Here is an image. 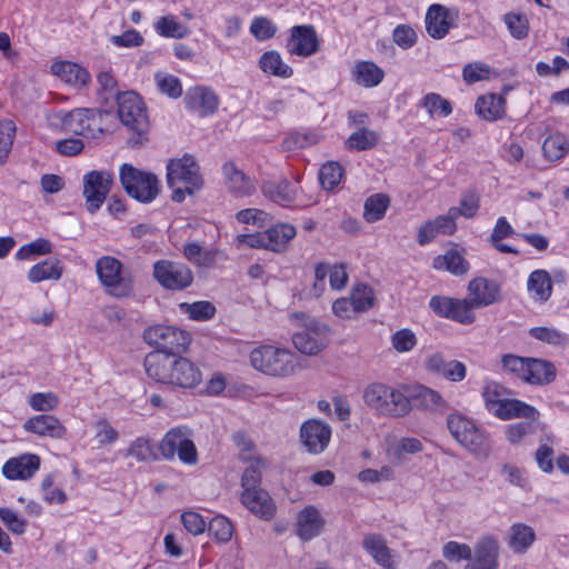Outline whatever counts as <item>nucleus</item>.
<instances>
[{
  "instance_id": "nucleus-1",
  "label": "nucleus",
  "mask_w": 569,
  "mask_h": 569,
  "mask_svg": "<svg viewBox=\"0 0 569 569\" xmlns=\"http://www.w3.org/2000/svg\"><path fill=\"white\" fill-rule=\"evenodd\" d=\"M144 368L151 379L183 389L194 388L202 381L197 365L178 355L149 352L144 358Z\"/></svg>"
},
{
  "instance_id": "nucleus-2",
  "label": "nucleus",
  "mask_w": 569,
  "mask_h": 569,
  "mask_svg": "<svg viewBox=\"0 0 569 569\" xmlns=\"http://www.w3.org/2000/svg\"><path fill=\"white\" fill-rule=\"evenodd\" d=\"M363 401L367 406L383 416L403 418L412 409L410 397L401 389L382 382H373L363 390Z\"/></svg>"
},
{
  "instance_id": "nucleus-3",
  "label": "nucleus",
  "mask_w": 569,
  "mask_h": 569,
  "mask_svg": "<svg viewBox=\"0 0 569 569\" xmlns=\"http://www.w3.org/2000/svg\"><path fill=\"white\" fill-rule=\"evenodd\" d=\"M167 182L172 189V200L182 202L186 194H192L202 187L199 167L190 154L172 159L167 164Z\"/></svg>"
},
{
  "instance_id": "nucleus-4",
  "label": "nucleus",
  "mask_w": 569,
  "mask_h": 569,
  "mask_svg": "<svg viewBox=\"0 0 569 569\" xmlns=\"http://www.w3.org/2000/svg\"><path fill=\"white\" fill-rule=\"evenodd\" d=\"M252 368L270 377H288L296 370V357L291 351L272 345L253 348L249 355Z\"/></svg>"
},
{
  "instance_id": "nucleus-5",
  "label": "nucleus",
  "mask_w": 569,
  "mask_h": 569,
  "mask_svg": "<svg viewBox=\"0 0 569 569\" xmlns=\"http://www.w3.org/2000/svg\"><path fill=\"white\" fill-rule=\"evenodd\" d=\"M291 320L301 330L292 336L295 347L302 353L315 356L329 343V328L307 313L299 312L291 316Z\"/></svg>"
},
{
  "instance_id": "nucleus-6",
  "label": "nucleus",
  "mask_w": 569,
  "mask_h": 569,
  "mask_svg": "<svg viewBox=\"0 0 569 569\" xmlns=\"http://www.w3.org/2000/svg\"><path fill=\"white\" fill-rule=\"evenodd\" d=\"M447 427L456 441L471 455L478 458H487L490 455V440L473 421L460 415H449Z\"/></svg>"
},
{
  "instance_id": "nucleus-7",
  "label": "nucleus",
  "mask_w": 569,
  "mask_h": 569,
  "mask_svg": "<svg viewBox=\"0 0 569 569\" xmlns=\"http://www.w3.org/2000/svg\"><path fill=\"white\" fill-rule=\"evenodd\" d=\"M96 272L107 295L114 298L130 297L133 291L132 277L123 271L122 263L114 257L103 256L96 262Z\"/></svg>"
},
{
  "instance_id": "nucleus-8",
  "label": "nucleus",
  "mask_w": 569,
  "mask_h": 569,
  "mask_svg": "<svg viewBox=\"0 0 569 569\" xmlns=\"http://www.w3.org/2000/svg\"><path fill=\"white\" fill-rule=\"evenodd\" d=\"M119 176L124 191L131 198L142 203H149L157 198L160 186L156 174L123 163Z\"/></svg>"
},
{
  "instance_id": "nucleus-9",
  "label": "nucleus",
  "mask_w": 569,
  "mask_h": 569,
  "mask_svg": "<svg viewBox=\"0 0 569 569\" xmlns=\"http://www.w3.org/2000/svg\"><path fill=\"white\" fill-rule=\"evenodd\" d=\"M143 339L149 346L156 348L153 352L172 356L184 352L190 343L188 332L163 325L147 328L143 332Z\"/></svg>"
},
{
  "instance_id": "nucleus-10",
  "label": "nucleus",
  "mask_w": 569,
  "mask_h": 569,
  "mask_svg": "<svg viewBox=\"0 0 569 569\" xmlns=\"http://www.w3.org/2000/svg\"><path fill=\"white\" fill-rule=\"evenodd\" d=\"M159 450L166 460H173L177 455L186 465H196L198 461L191 430L184 426L170 429L160 441Z\"/></svg>"
},
{
  "instance_id": "nucleus-11",
  "label": "nucleus",
  "mask_w": 569,
  "mask_h": 569,
  "mask_svg": "<svg viewBox=\"0 0 569 569\" xmlns=\"http://www.w3.org/2000/svg\"><path fill=\"white\" fill-rule=\"evenodd\" d=\"M118 117L129 130L144 134L149 129V119L144 103L133 91L117 94Z\"/></svg>"
},
{
  "instance_id": "nucleus-12",
  "label": "nucleus",
  "mask_w": 569,
  "mask_h": 569,
  "mask_svg": "<svg viewBox=\"0 0 569 569\" xmlns=\"http://www.w3.org/2000/svg\"><path fill=\"white\" fill-rule=\"evenodd\" d=\"M98 117H101V112L86 108L69 112L61 111L57 114V119L64 131L86 138H96L98 133L102 132L97 120Z\"/></svg>"
},
{
  "instance_id": "nucleus-13",
  "label": "nucleus",
  "mask_w": 569,
  "mask_h": 569,
  "mask_svg": "<svg viewBox=\"0 0 569 569\" xmlns=\"http://www.w3.org/2000/svg\"><path fill=\"white\" fill-rule=\"evenodd\" d=\"M429 307L437 316L462 325H470L476 319L473 312L476 308L469 299L433 296L429 301Z\"/></svg>"
},
{
  "instance_id": "nucleus-14",
  "label": "nucleus",
  "mask_w": 569,
  "mask_h": 569,
  "mask_svg": "<svg viewBox=\"0 0 569 569\" xmlns=\"http://www.w3.org/2000/svg\"><path fill=\"white\" fill-rule=\"evenodd\" d=\"M153 277L168 290H183L193 281V273L189 267L169 260L154 262Z\"/></svg>"
},
{
  "instance_id": "nucleus-15",
  "label": "nucleus",
  "mask_w": 569,
  "mask_h": 569,
  "mask_svg": "<svg viewBox=\"0 0 569 569\" xmlns=\"http://www.w3.org/2000/svg\"><path fill=\"white\" fill-rule=\"evenodd\" d=\"M112 182V173L106 170H93L83 176L82 193L86 199L87 209L90 212L97 211L102 206Z\"/></svg>"
},
{
  "instance_id": "nucleus-16",
  "label": "nucleus",
  "mask_w": 569,
  "mask_h": 569,
  "mask_svg": "<svg viewBox=\"0 0 569 569\" xmlns=\"http://www.w3.org/2000/svg\"><path fill=\"white\" fill-rule=\"evenodd\" d=\"M331 439V427L321 420L309 419L300 427V440L309 453L325 451Z\"/></svg>"
},
{
  "instance_id": "nucleus-17",
  "label": "nucleus",
  "mask_w": 569,
  "mask_h": 569,
  "mask_svg": "<svg viewBox=\"0 0 569 569\" xmlns=\"http://www.w3.org/2000/svg\"><path fill=\"white\" fill-rule=\"evenodd\" d=\"M500 545L495 536L487 535L477 540L467 569H499Z\"/></svg>"
},
{
  "instance_id": "nucleus-18",
  "label": "nucleus",
  "mask_w": 569,
  "mask_h": 569,
  "mask_svg": "<svg viewBox=\"0 0 569 569\" xmlns=\"http://www.w3.org/2000/svg\"><path fill=\"white\" fill-rule=\"evenodd\" d=\"M286 49L290 54L299 57H310L317 53L319 40L313 26L302 24L292 27Z\"/></svg>"
},
{
  "instance_id": "nucleus-19",
  "label": "nucleus",
  "mask_w": 569,
  "mask_h": 569,
  "mask_svg": "<svg viewBox=\"0 0 569 569\" xmlns=\"http://www.w3.org/2000/svg\"><path fill=\"white\" fill-rule=\"evenodd\" d=\"M469 300L473 307L482 308L491 306L501 300L500 284L483 277L472 279L468 284Z\"/></svg>"
},
{
  "instance_id": "nucleus-20",
  "label": "nucleus",
  "mask_w": 569,
  "mask_h": 569,
  "mask_svg": "<svg viewBox=\"0 0 569 569\" xmlns=\"http://www.w3.org/2000/svg\"><path fill=\"white\" fill-rule=\"evenodd\" d=\"M362 548L383 569H397L396 553L387 545L386 539L378 533H369L363 537Z\"/></svg>"
},
{
  "instance_id": "nucleus-21",
  "label": "nucleus",
  "mask_w": 569,
  "mask_h": 569,
  "mask_svg": "<svg viewBox=\"0 0 569 569\" xmlns=\"http://www.w3.org/2000/svg\"><path fill=\"white\" fill-rule=\"evenodd\" d=\"M325 526V519L315 506H306L296 516V533L302 541L318 537Z\"/></svg>"
},
{
  "instance_id": "nucleus-22",
  "label": "nucleus",
  "mask_w": 569,
  "mask_h": 569,
  "mask_svg": "<svg viewBox=\"0 0 569 569\" xmlns=\"http://www.w3.org/2000/svg\"><path fill=\"white\" fill-rule=\"evenodd\" d=\"M457 17L451 10L442 4H432L426 13V30L433 39H442L455 26Z\"/></svg>"
},
{
  "instance_id": "nucleus-23",
  "label": "nucleus",
  "mask_w": 569,
  "mask_h": 569,
  "mask_svg": "<svg viewBox=\"0 0 569 569\" xmlns=\"http://www.w3.org/2000/svg\"><path fill=\"white\" fill-rule=\"evenodd\" d=\"M261 193L270 201L289 207L297 198L298 188L286 178L262 180Z\"/></svg>"
},
{
  "instance_id": "nucleus-24",
  "label": "nucleus",
  "mask_w": 569,
  "mask_h": 569,
  "mask_svg": "<svg viewBox=\"0 0 569 569\" xmlns=\"http://www.w3.org/2000/svg\"><path fill=\"white\" fill-rule=\"evenodd\" d=\"M223 176L226 178L229 192L237 198L250 197L256 192V181L247 176L233 162L223 164Z\"/></svg>"
},
{
  "instance_id": "nucleus-25",
  "label": "nucleus",
  "mask_w": 569,
  "mask_h": 569,
  "mask_svg": "<svg viewBox=\"0 0 569 569\" xmlns=\"http://www.w3.org/2000/svg\"><path fill=\"white\" fill-rule=\"evenodd\" d=\"M242 505L257 517L269 520L276 512V505L266 490L256 488L241 493Z\"/></svg>"
},
{
  "instance_id": "nucleus-26",
  "label": "nucleus",
  "mask_w": 569,
  "mask_h": 569,
  "mask_svg": "<svg viewBox=\"0 0 569 569\" xmlns=\"http://www.w3.org/2000/svg\"><path fill=\"white\" fill-rule=\"evenodd\" d=\"M40 467V458L33 453L9 459L2 468L6 478L26 480L31 478Z\"/></svg>"
},
{
  "instance_id": "nucleus-27",
  "label": "nucleus",
  "mask_w": 569,
  "mask_h": 569,
  "mask_svg": "<svg viewBox=\"0 0 569 569\" xmlns=\"http://www.w3.org/2000/svg\"><path fill=\"white\" fill-rule=\"evenodd\" d=\"M505 541L515 555H525L536 541L532 527L523 522H516L508 529Z\"/></svg>"
},
{
  "instance_id": "nucleus-28",
  "label": "nucleus",
  "mask_w": 569,
  "mask_h": 569,
  "mask_svg": "<svg viewBox=\"0 0 569 569\" xmlns=\"http://www.w3.org/2000/svg\"><path fill=\"white\" fill-rule=\"evenodd\" d=\"M23 428L41 437L61 439L66 435V428L60 420L52 415H39L29 418Z\"/></svg>"
},
{
  "instance_id": "nucleus-29",
  "label": "nucleus",
  "mask_w": 569,
  "mask_h": 569,
  "mask_svg": "<svg viewBox=\"0 0 569 569\" xmlns=\"http://www.w3.org/2000/svg\"><path fill=\"white\" fill-rule=\"evenodd\" d=\"M51 71L63 82L76 88H82L89 84L91 77L88 70L78 63L70 61H57L51 66Z\"/></svg>"
},
{
  "instance_id": "nucleus-30",
  "label": "nucleus",
  "mask_w": 569,
  "mask_h": 569,
  "mask_svg": "<svg viewBox=\"0 0 569 569\" xmlns=\"http://www.w3.org/2000/svg\"><path fill=\"white\" fill-rule=\"evenodd\" d=\"M184 100L190 110L197 111L202 117L213 113L218 108L217 96L207 88L189 90Z\"/></svg>"
},
{
  "instance_id": "nucleus-31",
  "label": "nucleus",
  "mask_w": 569,
  "mask_h": 569,
  "mask_svg": "<svg viewBox=\"0 0 569 569\" xmlns=\"http://www.w3.org/2000/svg\"><path fill=\"white\" fill-rule=\"evenodd\" d=\"M557 369L546 359L529 358L526 382L536 386H545L555 381Z\"/></svg>"
},
{
  "instance_id": "nucleus-32",
  "label": "nucleus",
  "mask_w": 569,
  "mask_h": 569,
  "mask_svg": "<svg viewBox=\"0 0 569 569\" xmlns=\"http://www.w3.org/2000/svg\"><path fill=\"white\" fill-rule=\"evenodd\" d=\"M492 415L502 420H509L512 418H533L540 416L539 411L532 406L509 397L492 411Z\"/></svg>"
},
{
  "instance_id": "nucleus-33",
  "label": "nucleus",
  "mask_w": 569,
  "mask_h": 569,
  "mask_svg": "<svg viewBox=\"0 0 569 569\" xmlns=\"http://www.w3.org/2000/svg\"><path fill=\"white\" fill-rule=\"evenodd\" d=\"M63 273V266L56 258L46 259L32 266L27 274L29 282L38 283L44 280L58 281Z\"/></svg>"
},
{
  "instance_id": "nucleus-34",
  "label": "nucleus",
  "mask_w": 569,
  "mask_h": 569,
  "mask_svg": "<svg viewBox=\"0 0 569 569\" xmlns=\"http://www.w3.org/2000/svg\"><path fill=\"white\" fill-rule=\"evenodd\" d=\"M505 103L506 100L501 96L486 94L477 99L475 108L480 118L493 121L503 117Z\"/></svg>"
},
{
  "instance_id": "nucleus-35",
  "label": "nucleus",
  "mask_w": 569,
  "mask_h": 569,
  "mask_svg": "<svg viewBox=\"0 0 569 569\" xmlns=\"http://www.w3.org/2000/svg\"><path fill=\"white\" fill-rule=\"evenodd\" d=\"M153 28L163 38L183 39L190 34L189 27L181 23L173 14L158 18L153 23Z\"/></svg>"
},
{
  "instance_id": "nucleus-36",
  "label": "nucleus",
  "mask_w": 569,
  "mask_h": 569,
  "mask_svg": "<svg viewBox=\"0 0 569 569\" xmlns=\"http://www.w3.org/2000/svg\"><path fill=\"white\" fill-rule=\"evenodd\" d=\"M267 250L282 251L288 242L296 236V228L289 223L276 224L264 231Z\"/></svg>"
},
{
  "instance_id": "nucleus-37",
  "label": "nucleus",
  "mask_w": 569,
  "mask_h": 569,
  "mask_svg": "<svg viewBox=\"0 0 569 569\" xmlns=\"http://www.w3.org/2000/svg\"><path fill=\"white\" fill-rule=\"evenodd\" d=\"M259 66L263 72L283 79L290 78L293 73L292 68L282 60L276 50L264 52L259 59Z\"/></svg>"
},
{
  "instance_id": "nucleus-38",
  "label": "nucleus",
  "mask_w": 569,
  "mask_h": 569,
  "mask_svg": "<svg viewBox=\"0 0 569 569\" xmlns=\"http://www.w3.org/2000/svg\"><path fill=\"white\" fill-rule=\"evenodd\" d=\"M248 466L241 477L243 491L260 488L262 471L267 468V461L260 456L243 459Z\"/></svg>"
},
{
  "instance_id": "nucleus-39",
  "label": "nucleus",
  "mask_w": 569,
  "mask_h": 569,
  "mask_svg": "<svg viewBox=\"0 0 569 569\" xmlns=\"http://www.w3.org/2000/svg\"><path fill=\"white\" fill-rule=\"evenodd\" d=\"M353 76L358 84L371 88L378 86L383 80L385 72L373 62L361 61L356 64Z\"/></svg>"
},
{
  "instance_id": "nucleus-40",
  "label": "nucleus",
  "mask_w": 569,
  "mask_h": 569,
  "mask_svg": "<svg viewBox=\"0 0 569 569\" xmlns=\"http://www.w3.org/2000/svg\"><path fill=\"white\" fill-rule=\"evenodd\" d=\"M529 292L538 301H547L552 292V282L546 270H535L530 273L527 282Z\"/></svg>"
},
{
  "instance_id": "nucleus-41",
  "label": "nucleus",
  "mask_w": 569,
  "mask_h": 569,
  "mask_svg": "<svg viewBox=\"0 0 569 569\" xmlns=\"http://www.w3.org/2000/svg\"><path fill=\"white\" fill-rule=\"evenodd\" d=\"M436 269H445L456 276H461L468 272V261L457 251L448 250L443 256H438L433 260Z\"/></svg>"
},
{
  "instance_id": "nucleus-42",
  "label": "nucleus",
  "mask_w": 569,
  "mask_h": 569,
  "mask_svg": "<svg viewBox=\"0 0 569 569\" xmlns=\"http://www.w3.org/2000/svg\"><path fill=\"white\" fill-rule=\"evenodd\" d=\"M513 233L515 230L511 227V224L507 221L505 217H500L498 218L493 227L489 241L492 244V247L497 249L499 252L518 254L519 251L516 248L502 242V239L508 238Z\"/></svg>"
},
{
  "instance_id": "nucleus-43",
  "label": "nucleus",
  "mask_w": 569,
  "mask_h": 569,
  "mask_svg": "<svg viewBox=\"0 0 569 569\" xmlns=\"http://www.w3.org/2000/svg\"><path fill=\"white\" fill-rule=\"evenodd\" d=\"M542 150L548 160H560L569 151V140L559 132L549 134L543 141Z\"/></svg>"
},
{
  "instance_id": "nucleus-44",
  "label": "nucleus",
  "mask_w": 569,
  "mask_h": 569,
  "mask_svg": "<svg viewBox=\"0 0 569 569\" xmlns=\"http://www.w3.org/2000/svg\"><path fill=\"white\" fill-rule=\"evenodd\" d=\"M379 137L376 131L360 128L352 132L346 140V148L355 151H363L372 149L377 146Z\"/></svg>"
},
{
  "instance_id": "nucleus-45",
  "label": "nucleus",
  "mask_w": 569,
  "mask_h": 569,
  "mask_svg": "<svg viewBox=\"0 0 569 569\" xmlns=\"http://www.w3.org/2000/svg\"><path fill=\"white\" fill-rule=\"evenodd\" d=\"M527 421L509 425L506 436L509 442L513 445L521 443L529 435L536 433L539 429V417L526 418Z\"/></svg>"
},
{
  "instance_id": "nucleus-46",
  "label": "nucleus",
  "mask_w": 569,
  "mask_h": 569,
  "mask_svg": "<svg viewBox=\"0 0 569 569\" xmlns=\"http://www.w3.org/2000/svg\"><path fill=\"white\" fill-rule=\"evenodd\" d=\"M126 457H131L138 462L157 460L153 445L148 438L139 437L133 440L126 450Z\"/></svg>"
},
{
  "instance_id": "nucleus-47",
  "label": "nucleus",
  "mask_w": 569,
  "mask_h": 569,
  "mask_svg": "<svg viewBox=\"0 0 569 569\" xmlns=\"http://www.w3.org/2000/svg\"><path fill=\"white\" fill-rule=\"evenodd\" d=\"M528 333L531 338L553 347H565L568 343L567 335L553 327H532Z\"/></svg>"
},
{
  "instance_id": "nucleus-48",
  "label": "nucleus",
  "mask_w": 569,
  "mask_h": 569,
  "mask_svg": "<svg viewBox=\"0 0 569 569\" xmlns=\"http://www.w3.org/2000/svg\"><path fill=\"white\" fill-rule=\"evenodd\" d=\"M388 207L389 198L386 194H373L365 202L363 217L368 222L378 221L383 218Z\"/></svg>"
},
{
  "instance_id": "nucleus-49",
  "label": "nucleus",
  "mask_w": 569,
  "mask_h": 569,
  "mask_svg": "<svg viewBox=\"0 0 569 569\" xmlns=\"http://www.w3.org/2000/svg\"><path fill=\"white\" fill-rule=\"evenodd\" d=\"M423 449L422 442L418 438L405 437L390 446L388 453L397 461H402L407 455H416Z\"/></svg>"
},
{
  "instance_id": "nucleus-50",
  "label": "nucleus",
  "mask_w": 569,
  "mask_h": 569,
  "mask_svg": "<svg viewBox=\"0 0 569 569\" xmlns=\"http://www.w3.org/2000/svg\"><path fill=\"white\" fill-rule=\"evenodd\" d=\"M409 397L418 401V406L428 410H437L445 406L442 397L437 391L427 387H418L415 393Z\"/></svg>"
},
{
  "instance_id": "nucleus-51",
  "label": "nucleus",
  "mask_w": 569,
  "mask_h": 569,
  "mask_svg": "<svg viewBox=\"0 0 569 569\" xmlns=\"http://www.w3.org/2000/svg\"><path fill=\"white\" fill-rule=\"evenodd\" d=\"M52 252V244L48 239L38 238L27 244H23L16 252L17 260H29L34 256H43Z\"/></svg>"
},
{
  "instance_id": "nucleus-52",
  "label": "nucleus",
  "mask_w": 569,
  "mask_h": 569,
  "mask_svg": "<svg viewBox=\"0 0 569 569\" xmlns=\"http://www.w3.org/2000/svg\"><path fill=\"white\" fill-rule=\"evenodd\" d=\"M529 358L516 355H503L501 358L502 370L507 373L513 375L526 382L527 368Z\"/></svg>"
},
{
  "instance_id": "nucleus-53",
  "label": "nucleus",
  "mask_w": 569,
  "mask_h": 569,
  "mask_svg": "<svg viewBox=\"0 0 569 569\" xmlns=\"http://www.w3.org/2000/svg\"><path fill=\"white\" fill-rule=\"evenodd\" d=\"M343 169L338 162L323 164L319 172V180L326 190L335 189L341 181Z\"/></svg>"
},
{
  "instance_id": "nucleus-54",
  "label": "nucleus",
  "mask_w": 569,
  "mask_h": 569,
  "mask_svg": "<svg viewBox=\"0 0 569 569\" xmlns=\"http://www.w3.org/2000/svg\"><path fill=\"white\" fill-rule=\"evenodd\" d=\"M482 397L487 409L492 413L508 398V390L497 382H489L483 387Z\"/></svg>"
},
{
  "instance_id": "nucleus-55",
  "label": "nucleus",
  "mask_w": 569,
  "mask_h": 569,
  "mask_svg": "<svg viewBox=\"0 0 569 569\" xmlns=\"http://www.w3.org/2000/svg\"><path fill=\"white\" fill-rule=\"evenodd\" d=\"M181 310L186 311L193 320L204 321L211 319L216 313V307L209 301H197L193 303H181Z\"/></svg>"
},
{
  "instance_id": "nucleus-56",
  "label": "nucleus",
  "mask_w": 569,
  "mask_h": 569,
  "mask_svg": "<svg viewBox=\"0 0 569 569\" xmlns=\"http://www.w3.org/2000/svg\"><path fill=\"white\" fill-rule=\"evenodd\" d=\"M503 21L510 32L516 39H523L529 32V21L525 14L521 13H506Z\"/></svg>"
},
{
  "instance_id": "nucleus-57",
  "label": "nucleus",
  "mask_w": 569,
  "mask_h": 569,
  "mask_svg": "<svg viewBox=\"0 0 569 569\" xmlns=\"http://www.w3.org/2000/svg\"><path fill=\"white\" fill-rule=\"evenodd\" d=\"M277 26L266 17H256L251 21L250 32L258 41L271 39L277 33Z\"/></svg>"
},
{
  "instance_id": "nucleus-58",
  "label": "nucleus",
  "mask_w": 569,
  "mask_h": 569,
  "mask_svg": "<svg viewBox=\"0 0 569 569\" xmlns=\"http://www.w3.org/2000/svg\"><path fill=\"white\" fill-rule=\"evenodd\" d=\"M16 136V126L11 120L0 121V162L7 160Z\"/></svg>"
},
{
  "instance_id": "nucleus-59",
  "label": "nucleus",
  "mask_w": 569,
  "mask_h": 569,
  "mask_svg": "<svg viewBox=\"0 0 569 569\" xmlns=\"http://www.w3.org/2000/svg\"><path fill=\"white\" fill-rule=\"evenodd\" d=\"M208 531L218 541L227 542L232 537L233 527L228 518L223 516H217L209 522Z\"/></svg>"
},
{
  "instance_id": "nucleus-60",
  "label": "nucleus",
  "mask_w": 569,
  "mask_h": 569,
  "mask_svg": "<svg viewBox=\"0 0 569 569\" xmlns=\"http://www.w3.org/2000/svg\"><path fill=\"white\" fill-rule=\"evenodd\" d=\"M422 107L430 116L440 114L447 117L451 113L452 108L448 100L441 98L438 93H428L422 100Z\"/></svg>"
},
{
  "instance_id": "nucleus-61",
  "label": "nucleus",
  "mask_w": 569,
  "mask_h": 569,
  "mask_svg": "<svg viewBox=\"0 0 569 569\" xmlns=\"http://www.w3.org/2000/svg\"><path fill=\"white\" fill-rule=\"evenodd\" d=\"M471 547L466 543L457 541H448L442 548V556L448 561L459 562L461 560H469L472 556Z\"/></svg>"
},
{
  "instance_id": "nucleus-62",
  "label": "nucleus",
  "mask_w": 569,
  "mask_h": 569,
  "mask_svg": "<svg viewBox=\"0 0 569 569\" xmlns=\"http://www.w3.org/2000/svg\"><path fill=\"white\" fill-rule=\"evenodd\" d=\"M29 406L36 411H50L58 407L59 398L52 392H36L29 398Z\"/></svg>"
},
{
  "instance_id": "nucleus-63",
  "label": "nucleus",
  "mask_w": 569,
  "mask_h": 569,
  "mask_svg": "<svg viewBox=\"0 0 569 569\" xmlns=\"http://www.w3.org/2000/svg\"><path fill=\"white\" fill-rule=\"evenodd\" d=\"M350 297L358 312L366 311L373 305V291L367 284L356 286Z\"/></svg>"
},
{
  "instance_id": "nucleus-64",
  "label": "nucleus",
  "mask_w": 569,
  "mask_h": 569,
  "mask_svg": "<svg viewBox=\"0 0 569 569\" xmlns=\"http://www.w3.org/2000/svg\"><path fill=\"white\" fill-rule=\"evenodd\" d=\"M156 82L158 89L170 98H178L182 93V87L178 78L171 74H156Z\"/></svg>"
}]
</instances>
